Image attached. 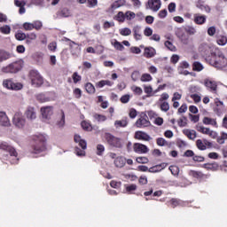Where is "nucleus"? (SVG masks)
I'll return each instance as SVG.
<instances>
[{
    "label": "nucleus",
    "instance_id": "59",
    "mask_svg": "<svg viewBox=\"0 0 227 227\" xmlns=\"http://www.w3.org/2000/svg\"><path fill=\"white\" fill-rule=\"evenodd\" d=\"M190 97L192 98V100H194L195 104L201 102V97H200L198 94H192Z\"/></svg>",
    "mask_w": 227,
    "mask_h": 227
},
{
    "label": "nucleus",
    "instance_id": "49",
    "mask_svg": "<svg viewBox=\"0 0 227 227\" xmlns=\"http://www.w3.org/2000/svg\"><path fill=\"white\" fill-rule=\"evenodd\" d=\"M93 118H95L98 121H106V120H107V117H106V115L98 114H95L93 115Z\"/></svg>",
    "mask_w": 227,
    "mask_h": 227
},
{
    "label": "nucleus",
    "instance_id": "33",
    "mask_svg": "<svg viewBox=\"0 0 227 227\" xmlns=\"http://www.w3.org/2000/svg\"><path fill=\"white\" fill-rule=\"evenodd\" d=\"M120 35H121V36H130V35H132V30L129 27L121 28L120 30Z\"/></svg>",
    "mask_w": 227,
    "mask_h": 227
},
{
    "label": "nucleus",
    "instance_id": "8",
    "mask_svg": "<svg viewBox=\"0 0 227 227\" xmlns=\"http://www.w3.org/2000/svg\"><path fill=\"white\" fill-rule=\"evenodd\" d=\"M41 114L43 120H51L52 114H54V107L53 106H43L41 107Z\"/></svg>",
    "mask_w": 227,
    "mask_h": 227
},
{
    "label": "nucleus",
    "instance_id": "57",
    "mask_svg": "<svg viewBox=\"0 0 227 227\" xmlns=\"http://www.w3.org/2000/svg\"><path fill=\"white\" fill-rule=\"evenodd\" d=\"M74 95L75 98H81V97H82V91L81 90V89L76 88L74 90Z\"/></svg>",
    "mask_w": 227,
    "mask_h": 227
},
{
    "label": "nucleus",
    "instance_id": "63",
    "mask_svg": "<svg viewBox=\"0 0 227 227\" xmlns=\"http://www.w3.org/2000/svg\"><path fill=\"white\" fill-rule=\"evenodd\" d=\"M34 26V29H36L37 31L42 29V21H35L34 23H32Z\"/></svg>",
    "mask_w": 227,
    "mask_h": 227
},
{
    "label": "nucleus",
    "instance_id": "46",
    "mask_svg": "<svg viewBox=\"0 0 227 227\" xmlns=\"http://www.w3.org/2000/svg\"><path fill=\"white\" fill-rule=\"evenodd\" d=\"M139 77H141V73H139V71H134L131 74V79L132 81H134V82H136V81H138Z\"/></svg>",
    "mask_w": 227,
    "mask_h": 227
},
{
    "label": "nucleus",
    "instance_id": "38",
    "mask_svg": "<svg viewBox=\"0 0 227 227\" xmlns=\"http://www.w3.org/2000/svg\"><path fill=\"white\" fill-rule=\"evenodd\" d=\"M203 65L198 61L193 63V70L195 72H201V70H203Z\"/></svg>",
    "mask_w": 227,
    "mask_h": 227
},
{
    "label": "nucleus",
    "instance_id": "56",
    "mask_svg": "<svg viewBox=\"0 0 227 227\" xmlns=\"http://www.w3.org/2000/svg\"><path fill=\"white\" fill-rule=\"evenodd\" d=\"M137 189V185L136 184H130V185H126V192H132Z\"/></svg>",
    "mask_w": 227,
    "mask_h": 227
},
{
    "label": "nucleus",
    "instance_id": "22",
    "mask_svg": "<svg viewBox=\"0 0 227 227\" xmlns=\"http://www.w3.org/2000/svg\"><path fill=\"white\" fill-rule=\"evenodd\" d=\"M202 122L204 125H212L213 127H217V121L215 119H212L210 117H204Z\"/></svg>",
    "mask_w": 227,
    "mask_h": 227
},
{
    "label": "nucleus",
    "instance_id": "20",
    "mask_svg": "<svg viewBox=\"0 0 227 227\" xmlns=\"http://www.w3.org/2000/svg\"><path fill=\"white\" fill-rule=\"evenodd\" d=\"M136 125L138 127V129H141L144 127H150V122L145 118L141 117L136 121Z\"/></svg>",
    "mask_w": 227,
    "mask_h": 227
},
{
    "label": "nucleus",
    "instance_id": "9",
    "mask_svg": "<svg viewBox=\"0 0 227 227\" xmlns=\"http://www.w3.org/2000/svg\"><path fill=\"white\" fill-rule=\"evenodd\" d=\"M133 150L136 153H148L149 152L148 147L140 143L134 144Z\"/></svg>",
    "mask_w": 227,
    "mask_h": 227
},
{
    "label": "nucleus",
    "instance_id": "39",
    "mask_svg": "<svg viewBox=\"0 0 227 227\" xmlns=\"http://www.w3.org/2000/svg\"><path fill=\"white\" fill-rule=\"evenodd\" d=\"M116 20L118 22H125L126 16L123 12H119L118 14L115 16Z\"/></svg>",
    "mask_w": 227,
    "mask_h": 227
},
{
    "label": "nucleus",
    "instance_id": "52",
    "mask_svg": "<svg viewBox=\"0 0 227 227\" xmlns=\"http://www.w3.org/2000/svg\"><path fill=\"white\" fill-rule=\"evenodd\" d=\"M136 160L138 162V164H148V158L145 156L137 157Z\"/></svg>",
    "mask_w": 227,
    "mask_h": 227
},
{
    "label": "nucleus",
    "instance_id": "64",
    "mask_svg": "<svg viewBox=\"0 0 227 227\" xmlns=\"http://www.w3.org/2000/svg\"><path fill=\"white\" fill-rule=\"evenodd\" d=\"M37 100H39V102H49V98H45L43 94L37 95Z\"/></svg>",
    "mask_w": 227,
    "mask_h": 227
},
{
    "label": "nucleus",
    "instance_id": "24",
    "mask_svg": "<svg viewBox=\"0 0 227 227\" xmlns=\"http://www.w3.org/2000/svg\"><path fill=\"white\" fill-rule=\"evenodd\" d=\"M204 84L207 88H210L212 91H215L217 90V83H215V82H212L210 80H205Z\"/></svg>",
    "mask_w": 227,
    "mask_h": 227
},
{
    "label": "nucleus",
    "instance_id": "55",
    "mask_svg": "<svg viewBox=\"0 0 227 227\" xmlns=\"http://www.w3.org/2000/svg\"><path fill=\"white\" fill-rule=\"evenodd\" d=\"M166 145H168V141H166V139L162 137L157 138L158 146H166Z\"/></svg>",
    "mask_w": 227,
    "mask_h": 227
},
{
    "label": "nucleus",
    "instance_id": "7",
    "mask_svg": "<svg viewBox=\"0 0 227 227\" xmlns=\"http://www.w3.org/2000/svg\"><path fill=\"white\" fill-rule=\"evenodd\" d=\"M162 6L160 0H148L145 8L146 10H152V12H159Z\"/></svg>",
    "mask_w": 227,
    "mask_h": 227
},
{
    "label": "nucleus",
    "instance_id": "54",
    "mask_svg": "<svg viewBox=\"0 0 227 227\" xmlns=\"http://www.w3.org/2000/svg\"><path fill=\"white\" fill-rule=\"evenodd\" d=\"M15 38L18 39L20 42H21L22 40H26L27 36L24 33L22 32H18L15 35Z\"/></svg>",
    "mask_w": 227,
    "mask_h": 227
},
{
    "label": "nucleus",
    "instance_id": "28",
    "mask_svg": "<svg viewBox=\"0 0 227 227\" xmlns=\"http://www.w3.org/2000/svg\"><path fill=\"white\" fill-rule=\"evenodd\" d=\"M127 125H129V121H127V118L122 119L121 121H115L114 122V126L116 127V129L120 127H127Z\"/></svg>",
    "mask_w": 227,
    "mask_h": 227
},
{
    "label": "nucleus",
    "instance_id": "6",
    "mask_svg": "<svg viewBox=\"0 0 227 227\" xmlns=\"http://www.w3.org/2000/svg\"><path fill=\"white\" fill-rule=\"evenodd\" d=\"M196 130H198V132H200L201 134H206V136H209V137H212V139H215V137H217V133L215 131L210 129V128H205L201 124L196 125Z\"/></svg>",
    "mask_w": 227,
    "mask_h": 227
},
{
    "label": "nucleus",
    "instance_id": "5",
    "mask_svg": "<svg viewBox=\"0 0 227 227\" xmlns=\"http://www.w3.org/2000/svg\"><path fill=\"white\" fill-rule=\"evenodd\" d=\"M12 123L18 129H24L26 127V118H24L22 113L18 112L14 114Z\"/></svg>",
    "mask_w": 227,
    "mask_h": 227
},
{
    "label": "nucleus",
    "instance_id": "11",
    "mask_svg": "<svg viewBox=\"0 0 227 227\" xmlns=\"http://www.w3.org/2000/svg\"><path fill=\"white\" fill-rule=\"evenodd\" d=\"M1 150H4L5 152H9L10 155L12 157H17V151H15V148L8 145L6 143H3L0 145Z\"/></svg>",
    "mask_w": 227,
    "mask_h": 227
},
{
    "label": "nucleus",
    "instance_id": "62",
    "mask_svg": "<svg viewBox=\"0 0 227 227\" xmlns=\"http://www.w3.org/2000/svg\"><path fill=\"white\" fill-rule=\"evenodd\" d=\"M200 90H201V87L197 85H193L190 87L191 93H198V91H200Z\"/></svg>",
    "mask_w": 227,
    "mask_h": 227
},
{
    "label": "nucleus",
    "instance_id": "26",
    "mask_svg": "<svg viewBox=\"0 0 227 227\" xmlns=\"http://www.w3.org/2000/svg\"><path fill=\"white\" fill-rule=\"evenodd\" d=\"M133 34H134V38L136 40H141V27L135 26L133 27Z\"/></svg>",
    "mask_w": 227,
    "mask_h": 227
},
{
    "label": "nucleus",
    "instance_id": "18",
    "mask_svg": "<svg viewBox=\"0 0 227 227\" xmlns=\"http://www.w3.org/2000/svg\"><path fill=\"white\" fill-rule=\"evenodd\" d=\"M176 35H177V38H179L182 43H184V45L189 44V35L180 31H178Z\"/></svg>",
    "mask_w": 227,
    "mask_h": 227
},
{
    "label": "nucleus",
    "instance_id": "37",
    "mask_svg": "<svg viewBox=\"0 0 227 227\" xmlns=\"http://www.w3.org/2000/svg\"><path fill=\"white\" fill-rule=\"evenodd\" d=\"M82 128L83 129V130H88L89 132L93 130L91 124H90L86 121H82Z\"/></svg>",
    "mask_w": 227,
    "mask_h": 227
},
{
    "label": "nucleus",
    "instance_id": "45",
    "mask_svg": "<svg viewBox=\"0 0 227 227\" xmlns=\"http://www.w3.org/2000/svg\"><path fill=\"white\" fill-rule=\"evenodd\" d=\"M23 85L20 82H12V90H13L14 91H19V90H22Z\"/></svg>",
    "mask_w": 227,
    "mask_h": 227
},
{
    "label": "nucleus",
    "instance_id": "31",
    "mask_svg": "<svg viewBox=\"0 0 227 227\" xmlns=\"http://www.w3.org/2000/svg\"><path fill=\"white\" fill-rule=\"evenodd\" d=\"M3 86H4V88H6L7 90H12V88L13 86V81L12 79L4 80Z\"/></svg>",
    "mask_w": 227,
    "mask_h": 227
},
{
    "label": "nucleus",
    "instance_id": "3",
    "mask_svg": "<svg viewBox=\"0 0 227 227\" xmlns=\"http://www.w3.org/2000/svg\"><path fill=\"white\" fill-rule=\"evenodd\" d=\"M28 79L34 88H39V86L43 84V77H42V74L35 69L29 72Z\"/></svg>",
    "mask_w": 227,
    "mask_h": 227
},
{
    "label": "nucleus",
    "instance_id": "60",
    "mask_svg": "<svg viewBox=\"0 0 227 227\" xmlns=\"http://www.w3.org/2000/svg\"><path fill=\"white\" fill-rule=\"evenodd\" d=\"M82 77L81 75H79V74L77 72L73 74V81L74 82V84H77V82H79V81H81Z\"/></svg>",
    "mask_w": 227,
    "mask_h": 227
},
{
    "label": "nucleus",
    "instance_id": "53",
    "mask_svg": "<svg viewBox=\"0 0 227 227\" xmlns=\"http://www.w3.org/2000/svg\"><path fill=\"white\" fill-rule=\"evenodd\" d=\"M199 10H201V12H205L206 13H210V7L208 5H198L197 6Z\"/></svg>",
    "mask_w": 227,
    "mask_h": 227
},
{
    "label": "nucleus",
    "instance_id": "47",
    "mask_svg": "<svg viewBox=\"0 0 227 227\" xmlns=\"http://www.w3.org/2000/svg\"><path fill=\"white\" fill-rule=\"evenodd\" d=\"M160 110L163 111L164 113H168L169 111V103L164 101L160 105Z\"/></svg>",
    "mask_w": 227,
    "mask_h": 227
},
{
    "label": "nucleus",
    "instance_id": "29",
    "mask_svg": "<svg viewBox=\"0 0 227 227\" xmlns=\"http://www.w3.org/2000/svg\"><path fill=\"white\" fill-rule=\"evenodd\" d=\"M167 166H168V164L161 163L160 165H156L154 167L150 168L148 171H149V173H159V169H157V168H166Z\"/></svg>",
    "mask_w": 227,
    "mask_h": 227
},
{
    "label": "nucleus",
    "instance_id": "51",
    "mask_svg": "<svg viewBox=\"0 0 227 227\" xmlns=\"http://www.w3.org/2000/svg\"><path fill=\"white\" fill-rule=\"evenodd\" d=\"M125 17L127 20H132V19H136V13H134L133 12L128 11L125 13Z\"/></svg>",
    "mask_w": 227,
    "mask_h": 227
},
{
    "label": "nucleus",
    "instance_id": "14",
    "mask_svg": "<svg viewBox=\"0 0 227 227\" xmlns=\"http://www.w3.org/2000/svg\"><path fill=\"white\" fill-rule=\"evenodd\" d=\"M57 17L58 19H67L68 17H72V12L68 8H62L57 12Z\"/></svg>",
    "mask_w": 227,
    "mask_h": 227
},
{
    "label": "nucleus",
    "instance_id": "42",
    "mask_svg": "<svg viewBox=\"0 0 227 227\" xmlns=\"http://www.w3.org/2000/svg\"><path fill=\"white\" fill-rule=\"evenodd\" d=\"M184 31L188 33V35H196V28L194 27L187 26L184 27Z\"/></svg>",
    "mask_w": 227,
    "mask_h": 227
},
{
    "label": "nucleus",
    "instance_id": "50",
    "mask_svg": "<svg viewBox=\"0 0 227 227\" xmlns=\"http://www.w3.org/2000/svg\"><path fill=\"white\" fill-rule=\"evenodd\" d=\"M169 170L171 171L172 175H174L175 176H176V175L180 173V168L176 166H170Z\"/></svg>",
    "mask_w": 227,
    "mask_h": 227
},
{
    "label": "nucleus",
    "instance_id": "23",
    "mask_svg": "<svg viewBox=\"0 0 227 227\" xmlns=\"http://www.w3.org/2000/svg\"><path fill=\"white\" fill-rule=\"evenodd\" d=\"M74 141H75V143L79 144V146H81V148H82L83 150H86V147H87L86 141L82 140L81 138V136L75 135L74 136Z\"/></svg>",
    "mask_w": 227,
    "mask_h": 227
},
{
    "label": "nucleus",
    "instance_id": "44",
    "mask_svg": "<svg viewBox=\"0 0 227 227\" xmlns=\"http://www.w3.org/2000/svg\"><path fill=\"white\" fill-rule=\"evenodd\" d=\"M165 46L167 47V49L168 51H172L173 52H175V51H176V47H175V45H173L172 42H169V41L165 42Z\"/></svg>",
    "mask_w": 227,
    "mask_h": 227
},
{
    "label": "nucleus",
    "instance_id": "36",
    "mask_svg": "<svg viewBox=\"0 0 227 227\" xmlns=\"http://www.w3.org/2000/svg\"><path fill=\"white\" fill-rule=\"evenodd\" d=\"M152 75L150 74H142L140 81L142 82H150V81H152Z\"/></svg>",
    "mask_w": 227,
    "mask_h": 227
},
{
    "label": "nucleus",
    "instance_id": "48",
    "mask_svg": "<svg viewBox=\"0 0 227 227\" xmlns=\"http://www.w3.org/2000/svg\"><path fill=\"white\" fill-rule=\"evenodd\" d=\"M197 147L199 148V150H207V145H205V144H203V140L201 139H198L196 142Z\"/></svg>",
    "mask_w": 227,
    "mask_h": 227
},
{
    "label": "nucleus",
    "instance_id": "17",
    "mask_svg": "<svg viewBox=\"0 0 227 227\" xmlns=\"http://www.w3.org/2000/svg\"><path fill=\"white\" fill-rule=\"evenodd\" d=\"M135 139H139L142 141H150L151 137L148 136V134L143 132V131H137L135 133Z\"/></svg>",
    "mask_w": 227,
    "mask_h": 227
},
{
    "label": "nucleus",
    "instance_id": "13",
    "mask_svg": "<svg viewBox=\"0 0 227 227\" xmlns=\"http://www.w3.org/2000/svg\"><path fill=\"white\" fill-rule=\"evenodd\" d=\"M25 116L30 121H33L34 120H36V111L35 110L34 107H28L25 112Z\"/></svg>",
    "mask_w": 227,
    "mask_h": 227
},
{
    "label": "nucleus",
    "instance_id": "19",
    "mask_svg": "<svg viewBox=\"0 0 227 227\" xmlns=\"http://www.w3.org/2000/svg\"><path fill=\"white\" fill-rule=\"evenodd\" d=\"M0 123L4 125V127L10 125V119H8V115H6L5 112H0Z\"/></svg>",
    "mask_w": 227,
    "mask_h": 227
},
{
    "label": "nucleus",
    "instance_id": "16",
    "mask_svg": "<svg viewBox=\"0 0 227 227\" xmlns=\"http://www.w3.org/2000/svg\"><path fill=\"white\" fill-rule=\"evenodd\" d=\"M14 4L20 8L19 13H20V15L26 13V0H14Z\"/></svg>",
    "mask_w": 227,
    "mask_h": 227
},
{
    "label": "nucleus",
    "instance_id": "15",
    "mask_svg": "<svg viewBox=\"0 0 227 227\" xmlns=\"http://www.w3.org/2000/svg\"><path fill=\"white\" fill-rule=\"evenodd\" d=\"M69 46L73 56H77L81 52V48L79 47V44H77V43L71 41Z\"/></svg>",
    "mask_w": 227,
    "mask_h": 227
},
{
    "label": "nucleus",
    "instance_id": "27",
    "mask_svg": "<svg viewBox=\"0 0 227 227\" xmlns=\"http://www.w3.org/2000/svg\"><path fill=\"white\" fill-rule=\"evenodd\" d=\"M114 165L116 166V168H123V166H125V158L117 157L114 160Z\"/></svg>",
    "mask_w": 227,
    "mask_h": 227
},
{
    "label": "nucleus",
    "instance_id": "4",
    "mask_svg": "<svg viewBox=\"0 0 227 227\" xmlns=\"http://www.w3.org/2000/svg\"><path fill=\"white\" fill-rule=\"evenodd\" d=\"M105 139L110 145V146H114V148H121L123 146V143L121 142V139L106 133L105 135Z\"/></svg>",
    "mask_w": 227,
    "mask_h": 227
},
{
    "label": "nucleus",
    "instance_id": "1",
    "mask_svg": "<svg viewBox=\"0 0 227 227\" xmlns=\"http://www.w3.org/2000/svg\"><path fill=\"white\" fill-rule=\"evenodd\" d=\"M206 51L204 54H208L207 51H211V62L212 67H215L218 69L226 68L227 67V58L224 56V53L219 50V48L210 47L208 45H205Z\"/></svg>",
    "mask_w": 227,
    "mask_h": 227
},
{
    "label": "nucleus",
    "instance_id": "43",
    "mask_svg": "<svg viewBox=\"0 0 227 227\" xmlns=\"http://www.w3.org/2000/svg\"><path fill=\"white\" fill-rule=\"evenodd\" d=\"M23 28L25 31H33V29H35V27L33 26V23L25 22L23 24Z\"/></svg>",
    "mask_w": 227,
    "mask_h": 227
},
{
    "label": "nucleus",
    "instance_id": "30",
    "mask_svg": "<svg viewBox=\"0 0 227 227\" xmlns=\"http://www.w3.org/2000/svg\"><path fill=\"white\" fill-rule=\"evenodd\" d=\"M216 43L218 45H222V46L226 45V43H227V37H226V35H219L217 37Z\"/></svg>",
    "mask_w": 227,
    "mask_h": 227
},
{
    "label": "nucleus",
    "instance_id": "12",
    "mask_svg": "<svg viewBox=\"0 0 227 227\" xmlns=\"http://www.w3.org/2000/svg\"><path fill=\"white\" fill-rule=\"evenodd\" d=\"M193 21L195 24H198L199 26H201L207 22V16L201 15L200 13L193 14Z\"/></svg>",
    "mask_w": 227,
    "mask_h": 227
},
{
    "label": "nucleus",
    "instance_id": "2",
    "mask_svg": "<svg viewBox=\"0 0 227 227\" xmlns=\"http://www.w3.org/2000/svg\"><path fill=\"white\" fill-rule=\"evenodd\" d=\"M24 67V61L18 60L14 61L5 67H3L1 68V72L4 74H17L22 70V67Z\"/></svg>",
    "mask_w": 227,
    "mask_h": 227
},
{
    "label": "nucleus",
    "instance_id": "34",
    "mask_svg": "<svg viewBox=\"0 0 227 227\" xmlns=\"http://www.w3.org/2000/svg\"><path fill=\"white\" fill-rule=\"evenodd\" d=\"M59 129H63L65 127V112H61V119L57 122Z\"/></svg>",
    "mask_w": 227,
    "mask_h": 227
},
{
    "label": "nucleus",
    "instance_id": "25",
    "mask_svg": "<svg viewBox=\"0 0 227 227\" xmlns=\"http://www.w3.org/2000/svg\"><path fill=\"white\" fill-rule=\"evenodd\" d=\"M184 134L187 136L189 139H196V130L194 129H184Z\"/></svg>",
    "mask_w": 227,
    "mask_h": 227
},
{
    "label": "nucleus",
    "instance_id": "40",
    "mask_svg": "<svg viewBox=\"0 0 227 227\" xmlns=\"http://www.w3.org/2000/svg\"><path fill=\"white\" fill-rule=\"evenodd\" d=\"M85 90L88 93L93 94L95 93V86H93L91 83H86Z\"/></svg>",
    "mask_w": 227,
    "mask_h": 227
},
{
    "label": "nucleus",
    "instance_id": "58",
    "mask_svg": "<svg viewBox=\"0 0 227 227\" xmlns=\"http://www.w3.org/2000/svg\"><path fill=\"white\" fill-rule=\"evenodd\" d=\"M130 100V95L126 94L121 98V102L122 104H129V101Z\"/></svg>",
    "mask_w": 227,
    "mask_h": 227
},
{
    "label": "nucleus",
    "instance_id": "35",
    "mask_svg": "<svg viewBox=\"0 0 227 227\" xmlns=\"http://www.w3.org/2000/svg\"><path fill=\"white\" fill-rule=\"evenodd\" d=\"M145 54L146 58H153V56H155V49H145Z\"/></svg>",
    "mask_w": 227,
    "mask_h": 227
},
{
    "label": "nucleus",
    "instance_id": "32",
    "mask_svg": "<svg viewBox=\"0 0 227 227\" xmlns=\"http://www.w3.org/2000/svg\"><path fill=\"white\" fill-rule=\"evenodd\" d=\"M0 32L3 35H10L12 33V27L9 25H4L0 27Z\"/></svg>",
    "mask_w": 227,
    "mask_h": 227
},
{
    "label": "nucleus",
    "instance_id": "10",
    "mask_svg": "<svg viewBox=\"0 0 227 227\" xmlns=\"http://www.w3.org/2000/svg\"><path fill=\"white\" fill-rule=\"evenodd\" d=\"M35 140V141H39V143L42 144L41 148H38V147L35 148V153H40V152H43L45 150V145H44V143L46 141L45 136H43V135H36Z\"/></svg>",
    "mask_w": 227,
    "mask_h": 227
},
{
    "label": "nucleus",
    "instance_id": "21",
    "mask_svg": "<svg viewBox=\"0 0 227 227\" xmlns=\"http://www.w3.org/2000/svg\"><path fill=\"white\" fill-rule=\"evenodd\" d=\"M12 58V53L0 50V63H3V61H6L7 59H10Z\"/></svg>",
    "mask_w": 227,
    "mask_h": 227
},
{
    "label": "nucleus",
    "instance_id": "61",
    "mask_svg": "<svg viewBox=\"0 0 227 227\" xmlns=\"http://www.w3.org/2000/svg\"><path fill=\"white\" fill-rule=\"evenodd\" d=\"M178 125L179 127H185V125H187V118L182 117L181 119H179Z\"/></svg>",
    "mask_w": 227,
    "mask_h": 227
},
{
    "label": "nucleus",
    "instance_id": "41",
    "mask_svg": "<svg viewBox=\"0 0 227 227\" xmlns=\"http://www.w3.org/2000/svg\"><path fill=\"white\" fill-rule=\"evenodd\" d=\"M112 45H114V49H116L117 51H123V49H125V46H123V44H121V43L118 41L112 43Z\"/></svg>",
    "mask_w": 227,
    "mask_h": 227
}]
</instances>
